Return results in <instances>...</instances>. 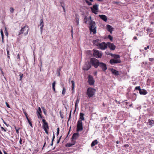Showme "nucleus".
Returning a JSON list of instances; mask_svg holds the SVG:
<instances>
[{"instance_id": "nucleus-1", "label": "nucleus", "mask_w": 154, "mask_h": 154, "mask_svg": "<svg viewBox=\"0 0 154 154\" xmlns=\"http://www.w3.org/2000/svg\"><path fill=\"white\" fill-rule=\"evenodd\" d=\"M84 22L85 23H87V21H89V27L90 31L93 32L94 34L96 33V27L95 26L96 23L94 21L91 20V16H89L88 18L87 16H85L84 19Z\"/></svg>"}, {"instance_id": "nucleus-2", "label": "nucleus", "mask_w": 154, "mask_h": 154, "mask_svg": "<svg viewBox=\"0 0 154 154\" xmlns=\"http://www.w3.org/2000/svg\"><path fill=\"white\" fill-rule=\"evenodd\" d=\"M89 62L91 65H92L95 68H97L98 67V65L100 62L98 60L94 58H91Z\"/></svg>"}, {"instance_id": "nucleus-3", "label": "nucleus", "mask_w": 154, "mask_h": 154, "mask_svg": "<svg viewBox=\"0 0 154 154\" xmlns=\"http://www.w3.org/2000/svg\"><path fill=\"white\" fill-rule=\"evenodd\" d=\"M96 90L93 88H88L86 94L89 98L92 97L95 94Z\"/></svg>"}, {"instance_id": "nucleus-4", "label": "nucleus", "mask_w": 154, "mask_h": 154, "mask_svg": "<svg viewBox=\"0 0 154 154\" xmlns=\"http://www.w3.org/2000/svg\"><path fill=\"white\" fill-rule=\"evenodd\" d=\"M28 28L26 30V32L24 33V35H27L28 34V32L29 29L28 28V26H25L23 27H21V29L19 31L18 35H20L23 33L26 30V28Z\"/></svg>"}, {"instance_id": "nucleus-5", "label": "nucleus", "mask_w": 154, "mask_h": 154, "mask_svg": "<svg viewBox=\"0 0 154 154\" xmlns=\"http://www.w3.org/2000/svg\"><path fill=\"white\" fill-rule=\"evenodd\" d=\"M93 56L97 58H100L102 56V54L101 52L95 49L93 50Z\"/></svg>"}, {"instance_id": "nucleus-6", "label": "nucleus", "mask_w": 154, "mask_h": 154, "mask_svg": "<svg viewBox=\"0 0 154 154\" xmlns=\"http://www.w3.org/2000/svg\"><path fill=\"white\" fill-rule=\"evenodd\" d=\"M83 129L82 122L81 120H79L77 122L76 131H82V130Z\"/></svg>"}, {"instance_id": "nucleus-7", "label": "nucleus", "mask_w": 154, "mask_h": 154, "mask_svg": "<svg viewBox=\"0 0 154 154\" xmlns=\"http://www.w3.org/2000/svg\"><path fill=\"white\" fill-rule=\"evenodd\" d=\"M98 66L103 72H106L107 69V67L106 64L100 62Z\"/></svg>"}, {"instance_id": "nucleus-8", "label": "nucleus", "mask_w": 154, "mask_h": 154, "mask_svg": "<svg viewBox=\"0 0 154 154\" xmlns=\"http://www.w3.org/2000/svg\"><path fill=\"white\" fill-rule=\"evenodd\" d=\"M42 121L44 123V125H43L44 130L45 131L46 133L48 134V132L47 129H49L48 124L47 122H46L45 119H43Z\"/></svg>"}, {"instance_id": "nucleus-9", "label": "nucleus", "mask_w": 154, "mask_h": 154, "mask_svg": "<svg viewBox=\"0 0 154 154\" xmlns=\"http://www.w3.org/2000/svg\"><path fill=\"white\" fill-rule=\"evenodd\" d=\"M42 121L44 123V125H43L44 130L45 131L46 133L48 134V132L47 129H49L48 124L47 122H46L45 119H43Z\"/></svg>"}, {"instance_id": "nucleus-10", "label": "nucleus", "mask_w": 154, "mask_h": 154, "mask_svg": "<svg viewBox=\"0 0 154 154\" xmlns=\"http://www.w3.org/2000/svg\"><path fill=\"white\" fill-rule=\"evenodd\" d=\"M91 10L92 13L95 14H97V11L95 10L98 11V5L97 4H95L93 6V8H91Z\"/></svg>"}, {"instance_id": "nucleus-11", "label": "nucleus", "mask_w": 154, "mask_h": 154, "mask_svg": "<svg viewBox=\"0 0 154 154\" xmlns=\"http://www.w3.org/2000/svg\"><path fill=\"white\" fill-rule=\"evenodd\" d=\"M94 80L92 76L89 75L88 76V83L90 85H93L94 83Z\"/></svg>"}, {"instance_id": "nucleus-12", "label": "nucleus", "mask_w": 154, "mask_h": 154, "mask_svg": "<svg viewBox=\"0 0 154 154\" xmlns=\"http://www.w3.org/2000/svg\"><path fill=\"white\" fill-rule=\"evenodd\" d=\"M91 67V64L90 62H86L85 64L83 67V69L84 70H88Z\"/></svg>"}, {"instance_id": "nucleus-13", "label": "nucleus", "mask_w": 154, "mask_h": 154, "mask_svg": "<svg viewBox=\"0 0 154 154\" xmlns=\"http://www.w3.org/2000/svg\"><path fill=\"white\" fill-rule=\"evenodd\" d=\"M107 44H106L105 42H103L100 43L98 47L102 50H104L107 48Z\"/></svg>"}, {"instance_id": "nucleus-14", "label": "nucleus", "mask_w": 154, "mask_h": 154, "mask_svg": "<svg viewBox=\"0 0 154 154\" xmlns=\"http://www.w3.org/2000/svg\"><path fill=\"white\" fill-rule=\"evenodd\" d=\"M121 62V61L120 59H111L109 63L112 65H113L114 63H119Z\"/></svg>"}, {"instance_id": "nucleus-15", "label": "nucleus", "mask_w": 154, "mask_h": 154, "mask_svg": "<svg viewBox=\"0 0 154 154\" xmlns=\"http://www.w3.org/2000/svg\"><path fill=\"white\" fill-rule=\"evenodd\" d=\"M110 71L112 74L116 76H118L120 74L119 72V71L116 70L113 68L111 69Z\"/></svg>"}, {"instance_id": "nucleus-16", "label": "nucleus", "mask_w": 154, "mask_h": 154, "mask_svg": "<svg viewBox=\"0 0 154 154\" xmlns=\"http://www.w3.org/2000/svg\"><path fill=\"white\" fill-rule=\"evenodd\" d=\"M101 42V40L100 39H97L96 40H93V43L94 45H95L98 47L100 44Z\"/></svg>"}, {"instance_id": "nucleus-17", "label": "nucleus", "mask_w": 154, "mask_h": 154, "mask_svg": "<svg viewBox=\"0 0 154 154\" xmlns=\"http://www.w3.org/2000/svg\"><path fill=\"white\" fill-rule=\"evenodd\" d=\"M107 46L110 50H115L116 46L113 43H111L110 42L107 43Z\"/></svg>"}, {"instance_id": "nucleus-18", "label": "nucleus", "mask_w": 154, "mask_h": 154, "mask_svg": "<svg viewBox=\"0 0 154 154\" xmlns=\"http://www.w3.org/2000/svg\"><path fill=\"white\" fill-rule=\"evenodd\" d=\"M79 134L78 133H74L73 134L72 136V138H71L72 141H75V140L79 137Z\"/></svg>"}, {"instance_id": "nucleus-19", "label": "nucleus", "mask_w": 154, "mask_h": 154, "mask_svg": "<svg viewBox=\"0 0 154 154\" xmlns=\"http://www.w3.org/2000/svg\"><path fill=\"white\" fill-rule=\"evenodd\" d=\"M42 112L40 108V107H38V109L37 110L36 113L37 116L38 118H39L40 117L41 118H42V116L41 114Z\"/></svg>"}, {"instance_id": "nucleus-20", "label": "nucleus", "mask_w": 154, "mask_h": 154, "mask_svg": "<svg viewBox=\"0 0 154 154\" xmlns=\"http://www.w3.org/2000/svg\"><path fill=\"white\" fill-rule=\"evenodd\" d=\"M39 26H40V31L41 32H42L43 31V29L44 26V23L43 22V19H42L40 20V24Z\"/></svg>"}, {"instance_id": "nucleus-21", "label": "nucleus", "mask_w": 154, "mask_h": 154, "mask_svg": "<svg viewBox=\"0 0 154 154\" xmlns=\"http://www.w3.org/2000/svg\"><path fill=\"white\" fill-rule=\"evenodd\" d=\"M106 26L107 30L111 33H112V31L113 30V29L112 28V27L111 26L108 24Z\"/></svg>"}, {"instance_id": "nucleus-22", "label": "nucleus", "mask_w": 154, "mask_h": 154, "mask_svg": "<svg viewBox=\"0 0 154 154\" xmlns=\"http://www.w3.org/2000/svg\"><path fill=\"white\" fill-rule=\"evenodd\" d=\"M75 141H72V143H69L66 144V146L68 147H71L72 146L75 144Z\"/></svg>"}, {"instance_id": "nucleus-23", "label": "nucleus", "mask_w": 154, "mask_h": 154, "mask_svg": "<svg viewBox=\"0 0 154 154\" xmlns=\"http://www.w3.org/2000/svg\"><path fill=\"white\" fill-rule=\"evenodd\" d=\"M147 123V124H149V125L150 127H152L154 125V120L150 119H149L148 120V122Z\"/></svg>"}, {"instance_id": "nucleus-24", "label": "nucleus", "mask_w": 154, "mask_h": 154, "mask_svg": "<svg viewBox=\"0 0 154 154\" xmlns=\"http://www.w3.org/2000/svg\"><path fill=\"white\" fill-rule=\"evenodd\" d=\"M99 16L100 18L105 22H106L107 20V17L106 16L104 15H99Z\"/></svg>"}, {"instance_id": "nucleus-25", "label": "nucleus", "mask_w": 154, "mask_h": 154, "mask_svg": "<svg viewBox=\"0 0 154 154\" xmlns=\"http://www.w3.org/2000/svg\"><path fill=\"white\" fill-rule=\"evenodd\" d=\"M108 55H111L112 57H113L115 59H117L120 58V57L119 55L118 54H113L111 53H109V54H107Z\"/></svg>"}, {"instance_id": "nucleus-26", "label": "nucleus", "mask_w": 154, "mask_h": 154, "mask_svg": "<svg viewBox=\"0 0 154 154\" xmlns=\"http://www.w3.org/2000/svg\"><path fill=\"white\" fill-rule=\"evenodd\" d=\"M147 91L144 89H141L139 91V93L140 94L145 95L147 94Z\"/></svg>"}, {"instance_id": "nucleus-27", "label": "nucleus", "mask_w": 154, "mask_h": 154, "mask_svg": "<svg viewBox=\"0 0 154 154\" xmlns=\"http://www.w3.org/2000/svg\"><path fill=\"white\" fill-rule=\"evenodd\" d=\"M84 114L82 113L81 112L80 113L79 116V120H84L85 119V118L84 116Z\"/></svg>"}, {"instance_id": "nucleus-28", "label": "nucleus", "mask_w": 154, "mask_h": 154, "mask_svg": "<svg viewBox=\"0 0 154 154\" xmlns=\"http://www.w3.org/2000/svg\"><path fill=\"white\" fill-rule=\"evenodd\" d=\"M98 143V141L97 140H95L92 141L91 144V147H92L94 146L95 145L97 144Z\"/></svg>"}, {"instance_id": "nucleus-29", "label": "nucleus", "mask_w": 154, "mask_h": 154, "mask_svg": "<svg viewBox=\"0 0 154 154\" xmlns=\"http://www.w3.org/2000/svg\"><path fill=\"white\" fill-rule=\"evenodd\" d=\"M72 83V93H74V89L75 87V82L73 80H72L71 81Z\"/></svg>"}, {"instance_id": "nucleus-30", "label": "nucleus", "mask_w": 154, "mask_h": 154, "mask_svg": "<svg viewBox=\"0 0 154 154\" xmlns=\"http://www.w3.org/2000/svg\"><path fill=\"white\" fill-rule=\"evenodd\" d=\"M131 99L132 101H134L136 98V95L135 94H133L131 97Z\"/></svg>"}, {"instance_id": "nucleus-31", "label": "nucleus", "mask_w": 154, "mask_h": 154, "mask_svg": "<svg viewBox=\"0 0 154 154\" xmlns=\"http://www.w3.org/2000/svg\"><path fill=\"white\" fill-rule=\"evenodd\" d=\"M61 68L62 67H60L59 69L57 70V75L59 76H60V71H61Z\"/></svg>"}, {"instance_id": "nucleus-32", "label": "nucleus", "mask_w": 154, "mask_h": 154, "mask_svg": "<svg viewBox=\"0 0 154 154\" xmlns=\"http://www.w3.org/2000/svg\"><path fill=\"white\" fill-rule=\"evenodd\" d=\"M1 33L2 36V42L3 43L4 42V34L3 31L2 29H1Z\"/></svg>"}, {"instance_id": "nucleus-33", "label": "nucleus", "mask_w": 154, "mask_h": 154, "mask_svg": "<svg viewBox=\"0 0 154 154\" xmlns=\"http://www.w3.org/2000/svg\"><path fill=\"white\" fill-rule=\"evenodd\" d=\"M75 20V22L77 23V25H79V18L78 17H77L76 16Z\"/></svg>"}, {"instance_id": "nucleus-34", "label": "nucleus", "mask_w": 154, "mask_h": 154, "mask_svg": "<svg viewBox=\"0 0 154 154\" xmlns=\"http://www.w3.org/2000/svg\"><path fill=\"white\" fill-rule=\"evenodd\" d=\"M66 90L65 88L64 87H63V90L62 91V94H63V95H64L66 93Z\"/></svg>"}, {"instance_id": "nucleus-35", "label": "nucleus", "mask_w": 154, "mask_h": 154, "mask_svg": "<svg viewBox=\"0 0 154 154\" xmlns=\"http://www.w3.org/2000/svg\"><path fill=\"white\" fill-rule=\"evenodd\" d=\"M14 128L16 130V132L18 134H19V130L20 129V128H17L16 126H15V125H14Z\"/></svg>"}, {"instance_id": "nucleus-36", "label": "nucleus", "mask_w": 154, "mask_h": 154, "mask_svg": "<svg viewBox=\"0 0 154 154\" xmlns=\"http://www.w3.org/2000/svg\"><path fill=\"white\" fill-rule=\"evenodd\" d=\"M85 2L89 6L91 5H92L91 3L87 0H85Z\"/></svg>"}, {"instance_id": "nucleus-37", "label": "nucleus", "mask_w": 154, "mask_h": 154, "mask_svg": "<svg viewBox=\"0 0 154 154\" xmlns=\"http://www.w3.org/2000/svg\"><path fill=\"white\" fill-rule=\"evenodd\" d=\"M5 33V35L7 36H8V31L7 30L6 28V27H5V30L4 31Z\"/></svg>"}, {"instance_id": "nucleus-38", "label": "nucleus", "mask_w": 154, "mask_h": 154, "mask_svg": "<svg viewBox=\"0 0 154 154\" xmlns=\"http://www.w3.org/2000/svg\"><path fill=\"white\" fill-rule=\"evenodd\" d=\"M23 75L22 73H20L19 75L20 76V81H21L22 80V78H23Z\"/></svg>"}, {"instance_id": "nucleus-39", "label": "nucleus", "mask_w": 154, "mask_h": 154, "mask_svg": "<svg viewBox=\"0 0 154 154\" xmlns=\"http://www.w3.org/2000/svg\"><path fill=\"white\" fill-rule=\"evenodd\" d=\"M41 108H42V110H43V112L44 113V114H45V115H46V110H45V108L43 106Z\"/></svg>"}, {"instance_id": "nucleus-40", "label": "nucleus", "mask_w": 154, "mask_h": 154, "mask_svg": "<svg viewBox=\"0 0 154 154\" xmlns=\"http://www.w3.org/2000/svg\"><path fill=\"white\" fill-rule=\"evenodd\" d=\"M108 38L110 40V41H112L113 40V38L112 36L110 35H109L108 36Z\"/></svg>"}, {"instance_id": "nucleus-41", "label": "nucleus", "mask_w": 154, "mask_h": 154, "mask_svg": "<svg viewBox=\"0 0 154 154\" xmlns=\"http://www.w3.org/2000/svg\"><path fill=\"white\" fill-rule=\"evenodd\" d=\"M1 128L2 131H4V132H6L7 131V128H4L2 127H1Z\"/></svg>"}, {"instance_id": "nucleus-42", "label": "nucleus", "mask_w": 154, "mask_h": 154, "mask_svg": "<svg viewBox=\"0 0 154 154\" xmlns=\"http://www.w3.org/2000/svg\"><path fill=\"white\" fill-rule=\"evenodd\" d=\"M135 90H138L139 91H140V90L141 89H140V86H137L135 88Z\"/></svg>"}, {"instance_id": "nucleus-43", "label": "nucleus", "mask_w": 154, "mask_h": 154, "mask_svg": "<svg viewBox=\"0 0 154 154\" xmlns=\"http://www.w3.org/2000/svg\"><path fill=\"white\" fill-rule=\"evenodd\" d=\"M10 12L11 13H13L14 11V10L13 8L11 7L10 8Z\"/></svg>"}, {"instance_id": "nucleus-44", "label": "nucleus", "mask_w": 154, "mask_h": 154, "mask_svg": "<svg viewBox=\"0 0 154 154\" xmlns=\"http://www.w3.org/2000/svg\"><path fill=\"white\" fill-rule=\"evenodd\" d=\"M59 131H60V128H59V127H58L57 128V136H58L59 134Z\"/></svg>"}, {"instance_id": "nucleus-45", "label": "nucleus", "mask_w": 154, "mask_h": 154, "mask_svg": "<svg viewBox=\"0 0 154 154\" xmlns=\"http://www.w3.org/2000/svg\"><path fill=\"white\" fill-rule=\"evenodd\" d=\"M17 59L18 60V61H19L20 60V55L19 54H18L17 56Z\"/></svg>"}, {"instance_id": "nucleus-46", "label": "nucleus", "mask_w": 154, "mask_h": 154, "mask_svg": "<svg viewBox=\"0 0 154 154\" xmlns=\"http://www.w3.org/2000/svg\"><path fill=\"white\" fill-rule=\"evenodd\" d=\"M71 111H70V112L69 115V117L68 120V122H69V121L70 120V119H71Z\"/></svg>"}, {"instance_id": "nucleus-47", "label": "nucleus", "mask_w": 154, "mask_h": 154, "mask_svg": "<svg viewBox=\"0 0 154 154\" xmlns=\"http://www.w3.org/2000/svg\"><path fill=\"white\" fill-rule=\"evenodd\" d=\"M56 83V82L55 81H54L53 83L52 84V87H55V85Z\"/></svg>"}, {"instance_id": "nucleus-48", "label": "nucleus", "mask_w": 154, "mask_h": 154, "mask_svg": "<svg viewBox=\"0 0 154 154\" xmlns=\"http://www.w3.org/2000/svg\"><path fill=\"white\" fill-rule=\"evenodd\" d=\"M77 106H78V104L75 103V110H74V113H75V111L76 110V108H77Z\"/></svg>"}, {"instance_id": "nucleus-49", "label": "nucleus", "mask_w": 154, "mask_h": 154, "mask_svg": "<svg viewBox=\"0 0 154 154\" xmlns=\"http://www.w3.org/2000/svg\"><path fill=\"white\" fill-rule=\"evenodd\" d=\"M28 121L30 125L31 126V127H32V124L31 122L29 120V121Z\"/></svg>"}, {"instance_id": "nucleus-50", "label": "nucleus", "mask_w": 154, "mask_h": 154, "mask_svg": "<svg viewBox=\"0 0 154 154\" xmlns=\"http://www.w3.org/2000/svg\"><path fill=\"white\" fill-rule=\"evenodd\" d=\"M61 6L63 8H65V5L64 3L63 2L61 3Z\"/></svg>"}, {"instance_id": "nucleus-51", "label": "nucleus", "mask_w": 154, "mask_h": 154, "mask_svg": "<svg viewBox=\"0 0 154 154\" xmlns=\"http://www.w3.org/2000/svg\"><path fill=\"white\" fill-rule=\"evenodd\" d=\"M149 60L150 61L152 62L154 61V58H149Z\"/></svg>"}, {"instance_id": "nucleus-52", "label": "nucleus", "mask_w": 154, "mask_h": 154, "mask_svg": "<svg viewBox=\"0 0 154 154\" xmlns=\"http://www.w3.org/2000/svg\"><path fill=\"white\" fill-rule=\"evenodd\" d=\"M23 112L24 114V115H25L26 116H28V115H27L26 112L23 109Z\"/></svg>"}, {"instance_id": "nucleus-53", "label": "nucleus", "mask_w": 154, "mask_h": 154, "mask_svg": "<svg viewBox=\"0 0 154 154\" xmlns=\"http://www.w3.org/2000/svg\"><path fill=\"white\" fill-rule=\"evenodd\" d=\"M71 32L72 33V34H73V27L72 26H71Z\"/></svg>"}, {"instance_id": "nucleus-54", "label": "nucleus", "mask_w": 154, "mask_h": 154, "mask_svg": "<svg viewBox=\"0 0 154 154\" xmlns=\"http://www.w3.org/2000/svg\"><path fill=\"white\" fill-rule=\"evenodd\" d=\"M79 99L78 98H77L76 101V102H75V103L78 104L79 103Z\"/></svg>"}, {"instance_id": "nucleus-55", "label": "nucleus", "mask_w": 154, "mask_h": 154, "mask_svg": "<svg viewBox=\"0 0 154 154\" xmlns=\"http://www.w3.org/2000/svg\"><path fill=\"white\" fill-rule=\"evenodd\" d=\"M0 70L1 72V73L2 74V75H3V76H4V72L2 70V69L1 68H0Z\"/></svg>"}, {"instance_id": "nucleus-56", "label": "nucleus", "mask_w": 154, "mask_h": 154, "mask_svg": "<svg viewBox=\"0 0 154 154\" xmlns=\"http://www.w3.org/2000/svg\"><path fill=\"white\" fill-rule=\"evenodd\" d=\"M6 50H7V56L8 55H10V54H9V51L8 50V49L7 48L6 49Z\"/></svg>"}, {"instance_id": "nucleus-57", "label": "nucleus", "mask_w": 154, "mask_h": 154, "mask_svg": "<svg viewBox=\"0 0 154 154\" xmlns=\"http://www.w3.org/2000/svg\"><path fill=\"white\" fill-rule=\"evenodd\" d=\"M61 137H62V136H61L60 137L59 139V140H57V144H58V143H59V142H60V139H61Z\"/></svg>"}, {"instance_id": "nucleus-58", "label": "nucleus", "mask_w": 154, "mask_h": 154, "mask_svg": "<svg viewBox=\"0 0 154 154\" xmlns=\"http://www.w3.org/2000/svg\"><path fill=\"white\" fill-rule=\"evenodd\" d=\"M6 104L8 108H10V106L8 104V103L7 102H6Z\"/></svg>"}, {"instance_id": "nucleus-59", "label": "nucleus", "mask_w": 154, "mask_h": 154, "mask_svg": "<svg viewBox=\"0 0 154 154\" xmlns=\"http://www.w3.org/2000/svg\"><path fill=\"white\" fill-rule=\"evenodd\" d=\"M3 122L7 127H8V126H9V125L8 124H7V123H6L4 121H3Z\"/></svg>"}, {"instance_id": "nucleus-60", "label": "nucleus", "mask_w": 154, "mask_h": 154, "mask_svg": "<svg viewBox=\"0 0 154 154\" xmlns=\"http://www.w3.org/2000/svg\"><path fill=\"white\" fill-rule=\"evenodd\" d=\"M38 151V149H36L34 151V152L35 153L37 152Z\"/></svg>"}, {"instance_id": "nucleus-61", "label": "nucleus", "mask_w": 154, "mask_h": 154, "mask_svg": "<svg viewBox=\"0 0 154 154\" xmlns=\"http://www.w3.org/2000/svg\"><path fill=\"white\" fill-rule=\"evenodd\" d=\"M149 45H148L146 47H145L144 49L145 50H146L147 49H149Z\"/></svg>"}, {"instance_id": "nucleus-62", "label": "nucleus", "mask_w": 154, "mask_h": 154, "mask_svg": "<svg viewBox=\"0 0 154 154\" xmlns=\"http://www.w3.org/2000/svg\"><path fill=\"white\" fill-rule=\"evenodd\" d=\"M55 135H54V134H53V137H52V140L54 141V139L55 138Z\"/></svg>"}, {"instance_id": "nucleus-63", "label": "nucleus", "mask_w": 154, "mask_h": 154, "mask_svg": "<svg viewBox=\"0 0 154 154\" xmlns=\"http://www.w3.org/2000/svg\"><path fill=\"white\" fill-rule=\"evenodd\" d=\"M19 143H20V144H22V139H21V138L20 139V141H19Z\"/></svg>"}, {"instance_id": "nucleus-64", "label": "nucleus", "mask_w": 154, "mask_h": 154, "mask_svg": "<svg viewBox=\"0 0 154 154\" xmlns=\"http://www.w3.org/2000/svg\"><path fill=\"white\" fill-rule=\"evenodd\" d=\"M113 3L114 4H118L119 3V2H117L114 1V2H113Z\"/></svg>"}]
</instances>
